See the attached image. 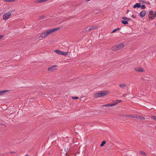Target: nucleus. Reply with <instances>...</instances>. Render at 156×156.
Segmentation results:
<instances>
[{
  "instance_id": "25",
  "label": "nucleus",
  "mask_w": 156,
  "mask_h": 156,
  "mask_svg": "<svg viewBox=\"0 0 156 156\" xmlns=\"http://www.w3.org/2000/svg\"><path fill=\"white\" fill-rule=\"evenodd\" d=\"M151 117L153 119L156 120V116L151 115Z\"/></svg>"
},
{
  "instance_id": "6",
  "label": "nucleus",
  "mask_w": 156,
  "mask_h": 156,
  "mask_svg": "<svg viewBox=\"0 0 156 156\" xmlns=\"http://www.w3.org/2000/svg\"><path fill=\"white\" fill-rule=\"evenodd\" d=\"M57 66H53L51 67H50L48 68V71H51V72L53 71L56 69H55V68L57 67Z\"/></svg>"
},
{
  "instance_id": "39",
  "label": "nucleus",
  "mask_w": 156,
  "mask_h": 156,
  "mask_svg": "<svg viewBox=\"0 0 156 156\" xmlns=\"http://www.w3.org/2000/svg\"><path fill=\"white\" fill-rule=\"evenodd\" d=\"M129 12V10H127V13H128V12Z\"/></svg>"
},
{
  "instance_id": "7",
  "label": "nucleus",
  "mask_w": 156,
  "mask_h": 156,
  "mask_svg": "<svg viewBox=\"0 0 156 156\" xmlns=\"http://www.w3.org/2000/svg\"><path fill=\"white\" fill-rule=\"evenodd\" d=\"M47 36L48 35H47V33L45 31L41 34L40 36L39 37V38H43Z\"/></svg>"
},
{
  "instance_id": "33",
  "label": "nucleus",
  "mask_w": 156,
  "mask_h": 156,
  "mask_svg": "<svg viewBox=\"0 0 156 156\" xmlns=\"http://www.w3.org/2000/svg\"><path fill=\"white\" fill-rule=\"evenodd\" d=\"M85 30L86 31H89V29L88 28H87L85 29Z\"/></svg>"
},
{
  "instance_id": "17",
  "label": "nucleus",
  "mask_w": 156,
  "mask_h": 156,
  "mask_svg": "<svg viewBox=\"0 0 156 156\" xmlns=\"http://www.w3.org/2000/svg\"><path fill=\"white\" fill-rule=\"evenodd\" d=\"M68 53V52L62 51L61 55H64V56L67 55Z\"/></svg>"
},
{
  "instance_id": "19",
  "label": "nucleus",
  "mask_w": 156,
  "mask_h": 156,
  "mask_svg": "<svg viewBox=\"0 0 156 156\" xmlns=\"http://www.w3.org/2000/svg\"><path fill=\"white\" fill-rule=\"evenodd\" d=\"M15 0H3V1L5 2H14Z\"/></svg>"
},
{
  "instance_id": "9",
  "label": "nucleus",
  "mask_w": 156,
  "mask_h": 156,
  "mask_svg": "<svg viewBox=\"0 0 156 156\" xmlns=\"http://www.w3.org/2000/svg\"><path fill=\"white\" fill-rule=\"evenodd\" d=\"M119 86L120 88L123 89L126 87L127 86V85L125 83H121L119 84Z\"/></svg>"
},
{
  "instance_id": "2",
  "label": "nucleus",
  "mask_w": 156,
  "mask_h": 156,
  "mask_svg": "<svg viewBox=\"0 0 156 156\" xmlns=\"http://www.w3.org/2000/svg\"><path fill=\"white\" fill-rule=\"evenodd\" d=\"M108 92L107 91H104L103 92H100L99 93L95 94L94 96V98H97L100 97H102L105 96L106 95Z\"/></svg>"
},
{
  "instance_id": "11",
  "label": "nucleus",
  "mask_w": 156,
  "mask_h": 156,
  "mask_svg": "<svg viewBox=\"0 0 156 156\" xmlns=\"http://www.w3.org/2000/svg\"><path fill=\"white\" fill-rule=\"evenodd\" d=\"M98 27V26H91L89 29V31H91L93 30H94L96 29L97 27Z\"/></svg>"
},
{
  "instance_id": "35",
  "label": "nucleus",
  "mask_w": 156,
  "mask_h": 156,
  "mask_svg": "<svg viewBox=\"0 0 156 156\" xmlns=\"http://www.w3.org/2000/svg\"><path fill=\"white\" fill-rule=\"evenodd\" d=\"M154 17H155V18L156 17V12L154 14Z\"/></svg>"
},
{
  "instance_id": "24",
  "label": "nucleus",
  "mask_w": 156,
  "mask_h": 156,
  "mask_svg": "<svg viewBox=\"0 0 156 156\" xmlns=\"http://www.w3.org/2000/svg\"><path fill=\"white\" fill-rule=\"evenodd\" d=\"M119 28H118L117 29H115L112 32H111V33H113L115 32L117 30H119Z\"/></svg>"
},
{
  "instance_id": "20",
  "label": "nucleus",
  "mask_w": 156,
  "mask_h": 156,
  "mask_svg": "<svg viewBox=\"0 0 156 156\" xmlns=\"http://www.w3.org/2000/svg\"><path fill=\"white\" fill-rule=\"evenodd\" d=\"M121 22L124 24L126 25L128 24V22L126 20H122Z\"/></svg>"
},
{
  "instance_id": "15",
  "label": "nucleus",
  "mask_w": 156,
  "mask_h": 156,
  "mask_svg": "<svg viewBox=\"0 0 156 156\" xmlns=\"http://www.w3.org/2000/svg\"><path fill=\"white\" fill-rule=\"evenodd\" d=\"M137 119H140L142 120H144L145 119V118L144 117L140 116L139 115H137Z\"/></svg>"
},
{
  "instance_id": "12",
  "label": "nucleus",
  "mask_w": 156,
  "mask_h": 156,
  "mask_svg": "<svg viewBox=\"0 0 156 156\" xmlns=\"http://www.w3.org/2000/svg\"><path fill=\"white\" fill-rule=\"evenodd\" d=\"M140 7H141V5H140V4L139 3H136L133 5V8H135L136 7L140 8Z\"/></svg>"
},
{
  "instance_id": "31",
  "label": "nucleus",
  "mask_w": 156,
  "mask_h": 156,
  "mask_svg": "<svg viewBox=\"0 0 156 156\" xmlns=\"http://www.w3.org/2000/svg\"><path fill=\"white\" fill-rule=\"evenodd\" d=\"M131 17L133 18H134V19H135L136 18V16H135L133 15H132L131 16Z\"/></svg>"
},
{
  "instance_id": "4",
  "label": "nucleus",
  "mask_w": 156,
  "mask_h": 156,
  "mask_svg": "<svg viewBox=\"0 0 156 156\" xmlns=\"http://www.w3.org/2000/svg\"><path fill=\"white\" fill-rule=\"evenodd\" d=\"M60 29L59 28H55L51 30H48L45 31L48 35L51 34L53 32Z\"/></svg>"
},
{
  "instance_id": "5",
  "label": "nucleus",
  "mask_w": 156,
  "mask_h": 156,
  "mask_svg": "<svg viewBox=\"0 0 156 156\" xmlns=\"http://www.w3.org/2000/svg\"><path fill=\"white\" fill-rule=\"evenodd\" d=\"M135 70L137 72H144L145 71V69L140 67H136L134 68Z\"/></svg>"
},
{
  "instance_id": "21",
  "label": "nucleus",
  "mask_w": 156,
  "mask_h": 156,
  "mask_svg": "<svg viewBox=\"0 0 156 156\" xmlns=\"http://www.w3.org/2000/svg\"><path fill=\"white\" fill-rule=\"evenodd\" d=\"M137 115H130V118H136L137 119Z\"/></svg>"
},
{
  "instance_id": "36",
  "label": "nucleus",
  "mask_w": 156,
  "mask_h": 156,
  "mask_svg": "<svg viewBox=\"0 0 156 156\" xmlns=\"http://www.w3.org/2000/svg\"><path fill=\"white\" fill-rule=\"evenodd\" d=\"M139 0V1L140 2H143V0Z\"/></svg>"
},
{
  "instance_id": "16",
  "label": "nucleus",
  "mask_w": 156,
  "mask_h": 156,
  "mask_svg": "<svg viewBox=\"0 0 156 156\" xmlns=\"http://www.w3.org/2000/svg\"><path fill=\"white\" fill-rule=\"evenodd\" d=\"M54 52H56L57 54L58 55H61L62 54V51H60V50H55L54 51Z\"/></svg>"
},
{
  "instance_id": "18",
  "label": "nucleus",
  "mask_w": 156,
  "mask_h": 156,
  "mask_svg": "<svg viewBox=\"0 0 156 156\" xmlns=\"http://www.w3.org/2000/svg\"><path fill=\"white\" fill-rule=\"evenodd\" d=\"M140 153L141 155L143 156H146L147 155V154L145 153L142 151H140Z\"/></svg>"
},
{
  "instance_id": "10",
  "label": "nucleus",
  "mask_w": 156,
  "mask_h": 156,
  "mask_svg": "<svg viewBox=\"0 0 156 156\" xmlns=\"http://www.w3.org/2000/svg\"><path fill=\"white\" fill-rule=\"evenodd\" d=\"M121 102V101L119 100H117L116 101H115L113 103H112V104L113 105H112V106H114L116 105L117 104Z\"/></svg>"
},
{
  "instance_id": "26",
  "label": "nucleus",
  "mask_w": 156,
  "mask_h": 156,
  "mask_svg": "<svg viewBox=\"0 0 156 156\" xmlns=\"http://www.w3.org/2000/svg\"><path fill=\"white\" fill-rule=\"evenodd\" d=\"M153 14V11L151 10L149 12V15H151Z\"/></svg>"
},
{
  "instance_id": "34",
  "label": "nucleus",
  "mask_w": 156,
  "mask_h": 156,
  "mask_svg": "<svg viewBox=\"0 0 156 156\" xmlns=\"http://www.w3.org/2000/svg\"><path fill=\"white\" fill-rule=\"evenodd\" d=\"M3 37V35H0V39H2Z\"/></svg>"
},
{
  "instance_id": "27",
  "label": "nucleus",
  "mask_w": 156,
  "mask_h": 156,
  "mask_svg": "<svg viewBox=\"0 0 156 156\" xmlns=\"http://www.w3.org/2000/svg\"><path fill=\"white\" fill-rule=\"evenodd\" d=\"M155 17H154V16H150L149 17V18L150 19H151V20H153V19H154Z\"/></svg>"
},
{
  "instance_id": "38",
  "label": "nucleus",
  "mask_w": 156,
  "mask_h": 156,
  "mask_svg": "<svg viewBox=\"0 0 156 156\" xmlns=\"http://www.w3.org/2000/svg\"><path fill=\"white\" fill-rule=\"evenodd\" d=\"M155 25L156 26V23H155Z\"/></svg>"
},
{
  "instance_id": "30",
  "label": "nucleus",
  "mask_w": 156,
  "mask_h": 156,
  "mask_svg": "<svg viewBox=\"0 0 156 156\" xmlns=\"http://www.w3.org/2000/svg\"><path fill=\"white\" fill-rule=\"evenodd\" d=\"M146 8V7L144 5H143L141 6V8L142 9H144Z\"/></svg>"
},
{
  "instance_id": "3",
  "label": "nucleus",
  "mask_w": 156,
  "mask_h": 156,
  "mask_svg": "<svg viewBox=\"0 0 156 156\" xmlns=\"http://www.w3.org/2000/svg\"><path fill=\"white\" fill-rule=\"evenodd\" d=\"M13 12L12 11H11L4 14L3 16V20H5L9 19L10 17L11 13Z\"/></svg>"
},
{
  "instance_id": "13",
  "label": "nucleus",
  "mask_w": 156,
  "mask_h": 156,
  "mask_svg": "<svg viewBox=\"0 0 156 156\" xmlns=\"http://www.w3.org/2000/svg\"><path fill=\"white\" fill-rule=\"evenodd\" d=\"M9 90H4L0 91V95H2L3 93H5L8 92Z\"/></svg>"
},
{
  "instance_id": "22",
  "label": "nucleus",
  "mask_w": 156,
  "mask_h": 156,
  "mask_svg": "<svg viewBox=\"0 0 156 156\" xmlns=\"http://www.w3.org/2000/svg\"><path fill=\"white\" fill-rule=\"evenodd\" d=\"M122 18L124 20H126L127 21H129L130 20V18H128L126 17H122Z\"/></svg>"
},
{
  "instance_id": "23",
  "label": "nucleus",
  "mask_w": 156,
  "mask_h": 156,
  "mask_svg": "<svg viewBox=\"0 0 156 156\" xmlns=\"http://www.w3.org/2000/svg\"><path fill=\"white\" fill-rule=\"evenodd\" d=\"M106 143V142L105 141H103L102 142L101 144L100 145V146L101 147H102L104 146V145Z\"/></svg>"
},
{
  "instance_id": "1",
  "label": "nucleus",
  "mask_w": 156,
  "mask_h": 156,
  "mask_svg": "<svg viewBox=\"0 0 156 156\" xmlns=\"http://www.w3.org/2000/svg\"><path fill=\"white\" fill-rule=\"evenodd\" d=\"M124 47V45L123 44V43H121L112 47V51H118L122 49Z\"/></svg>"
},
{
  "instance_id": "37",
  "label": "nucleus",
  "mask_w": 156,
  "mask_h": 156,
  "mask_svg": "<svg viewBox=\"0 0 156 156\" xmlns=\"http://www.w3.org/2000/svg\"><path fill=\"white\" fill-rule=\"evenodd\" d=\"M25 156H29L27 155H25Z\"/></svg>"
},
{
  "instance_id": "32",
  "label": "nucleus",
  "mask_w": 156,
  "mask_h": 156,
  "mask_svg": "<svg viewBox=\"0 0 156 156\" xmlns=\"http://www.w3.org/2000/svg\"><path fill=\"white\" fill-rule=\"evenodd\" d=\"M143 3H145L148 4V5H150V3L149 2H143Z\"/></svg>"
},
{
  "instance_id": "28",
  "label": "nucleus",
  "mask_w": 156,
  "mask_h": 156,
  "mask_svg": "<svg viewBox=\"0 0 156 156\" xmlns=\"http://www.w3.org/2000/svg\"><path fill=\"white\" fill-rule=\"evenodd\" d=\"M79 98V97H72V98L73 99H78V98Z\"/></svg>"
},
{
  "instance_id": "29",
  "label": "nucleus",
  "mask_w": 156,
  "mask_h": 156,
  "mask_svg": "<svg viewBox=\"0 0 156 156\" xmlns=\"http://www.w3.org/2000/svg\"><path fill=\"white\" fill-rule=\"evenodd\" d=\"M124 116L126 117H130V115H124Z\"/></svg>"
},
{
  "instance_id": "14",
  "label": "nucleus",
  "mask_w": 156,
  "mask_h": 156,
  "mask_svg": "<svg viewBox=\"0 0 156 156\" xmlns=\"http://www.w3.org/2000/svg\"><path fill=\"white\" fill-rule=\"evenodd\" d=\"M113 105L112 103L108 104L106 105H103L102 106L103 107H112Z\"/></svg>"
},
{
  "instance_id": "8",
  "label": "nucleus",
  "mask_w": 156,
  "mask_h": 156,
  "mask_svg": "<svg viewBox=\"0 0 156 156\" xmlns=\"http://www.w3.org/2000/svg\"><path fill=\"white\" fill-rule=\"evenodd\" d=\"M146 14V12L145 10H143L142 11H141L140 14V16L141 17H144L145 15Z\"/></svg>"
}]
</instances>
